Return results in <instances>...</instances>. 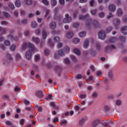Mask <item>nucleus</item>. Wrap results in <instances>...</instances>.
I'll list each match as a JSON object with an SVG mask.
<instances>
[{
	"label": "nucleus",
	"instance_id": "obj_12",
	"mask_svg": "<svg viewBox=\"0 0 127 127\" xmlns=\"http://www.w3.org/2000/svg\"><path fill=\"white\" fill-rule=\"evenodd\" d=\"M31 39L32 41H33V42H34L35 44H39V43H40V39H39V38L37 37H33Z\"/></svg>",
	"mask_w": 127,
	"mask_h": 127
},
{
	"label": "nucleus",
	"instance_id": "obj_3",
	"mask_svg": "<svg viewBox=\"0 0 127 127\" xmlns=\"http://www.w3.org/2000/svg\"><path fill=\"white\" fill-rule=\"evenodd\" d=\"M113 25L114 26L116 27H118V26H120L121 25V20L119 18H115L113 22Z\"/></svg>",
	"mask_w": 127,
	"mask_h": 127
},
{
	"label": "nucleus",
	"instance_id": "obj_20",
	"mask_svg": "<svg viewBox=\"0 0 127 127\" xmlns=\"http://www.w3.org/2000/svg\"><path fill=\"white\" fill-rule=\"evenodd\" d=\"M73 53L74 54H76V55H77V56H79L81 55V52H80V50L77 48H75L73 50Z\"/></svg>",
	"mask_w": 127,
	"mask_h": 127
},
{
	"label": "nucleus",
	"instance_id": "obj_7",
	"mask_svg": "<svg viewBox=\"0 0 127 127\" xmlns=\"http://www.w3.org/2000/svg\"><path fill=\"white\" fill-rule=\"evenodd\" d=\"M100 124H101V125L102 124H103V122H102L101 120L96 119L93 124V127H99V125H100Z\"/></svg>",
	"mask_w": 127,
	"mask_h": 127
},
{
	"label": "nucleus",
	"instance_id": "obj_21",
	"mask_svg": "<svg viewBox=\"0 0 127 127\" xmlns=\"http://www.w3.org/2000/svg\"><path fill=\"white\" fill-rule=\"evenodd\" d=\"M109 10H110V11H115L116 10V6H115V5H110L109 6Z\"/></svg>",
	"mask_w": 127,
	"mask_h": 127
},
{
	"label": "nucleus",
	"instance_id": "obj_47",
	"mask_svg": "<svg viewBox=\"0 0 127 127\" xmlns=\"http://www.w3.org/2000/svg\"><path fill=\"white\" fill-rule=\"evenodd\" d=\"M70 58L71 60H73V61H74V62H77V61H78V59H77V58H76L74 56H71Z\"/></svg>",
	"mask_w": 127,
	"mask_h": 127
},
{
	"label": "nucleus",
	"instance_id": "obj_6",
	"mask_svg": "<svg viewBox=\"0 0 127 127\" xmlns=\"http://www.w3.org/2000/svg\"><path fill=\"white\" fill-rule=\"evenodd\" d=\"M98 36L100 39H101L102 40H104L105 38H106V34L105 33V31H101L98 33Z\"/></svg>",
	"mask_w": 127,
	"mask_h": 127
},
{
	"label": "nucleus",
	"instance_id": "obj_56",
	"mask_svg": "<svg viewBox=\"0 0 127 127\" xmlns=\"http://www.w3.org/2000/svg\"><path fill=\"white\" fill-rule=\"evenodd\" d=\"M64 63L65 64H69L70 63V59L69 58L64 59Z\"/></svg>",
	"mask_w": 127,
	"mask_h": 127
},
{
	"label": "nucleus",
	"instance_id": "obj_31",
	"mask_svg": "<svg viewBox=\"0 0 127 127\" xmlns=\"http://www.w3.org/2000/svg\"><path fill=\"white\" fill-rule=\"evenodd\" d=\"M117 14H118L119 16H122L123 15V10L122 9H118L117 10Z\"/></svg>",
	"mask_w": 127,
	"mask_h": 127
},
{
	"label": "nucleus",
	"instance_id": "obj_22",
	"mask_svg": "<svg viewBox=\"0 0 127 127\" xmlns=\"http://www.w3.org/2000/svg\"><path fill=\"white\" fill-rule=\"evenodd\" d=\"M63 51L64 52H65V53H69V52H70V47H69L68 46H65L64 48Z\"/></svg>",
	"mask_w": 127,
	"mask_h": 127
},
{
	"label": "nucleus",
	"instance_id": "obj_11",
	"mask_svg": "<svg viewBox=\"0 0 127 127\" xmlns=\"http://www.w3.org/2000/svg\"><path fill=\"white\" fill-rule=\"evenodd\" d=\"M121 32L125 35L127 34V26H124L121 28Z\"/></svg>",
	"mask_w": 127,
	"mask_h": 127
},
{
	"label": "nucleus",
	"instance_id": "obj_37",
	"mask_svg": "<svg viewBox=\"0 0 127 127\" xmlns=\"http://www.w3.org/2000/svg\"><path fill=\"white\" fill-rule=\"evenodd\" d=\"M16 49V46L15 45H12L10 47V50L11 51H14Z\"/></svg>",
	"mask_w": 127,
	"mask_h": 127
},
{
	"label": "nucleus",
	"instance_id": "obj_2",
	"mask_svg": "<svg viewBox=\"0 0 127 127\" xmlns=\"http://www.w3.org/2000/svg\"><path fill=\"white\" fill-rule=\"evenodd\" d=\"M58 11H59V8L56 7L54 9V19H60L61 16H60V14L58 13Z\"/></svg>",
	"mask_w": 127,
	"mask_h": 127
},
{
	"label": "nucleus",
	"instance_id": "obj_41",
	"mask_svg": "<svg viewBox=\"0 0 127 127\" xmlns=\"http://www.w3.org/2000/svg\"><path fill=\"white\" fill-rule=\"evenodd\" d=\"M8 6H9V7H10V8H11V10H13V9H14V5H13V4L11 3H8Z\"/></svg>",
	"mask_w": 127,
	"mask_h": 127
},
{
	"label": "nucleus",
	"instance_id": "obj_24",
	"mask_svg": "<svg viewBox=\"0 0 127 127\" xmlns=\"http://www.w3.org/2000/svg\"><path fill=\"white\" fill-rule=\"evenodd\" d=\"M15 5L16 6V7H20V5H21V2H20V0H16L15 1Z\"/></svg>",
	"mask_w": 127,
	"mask_h": 127
},
{
	"label": "nucleus",
	"instance_id": "obj_17",
	"mask_svg": "<svg viewBox=\"0 0 127 127\" xmlns=\"http://www.w3.org/2000/svg\"><path fill=\"white\" fill-rule=\"evenodd\" d=\"M89 17V15L86 14L85 16H83L82 15H80L78 17V18L80 20H82L84 19H87Z\"/></svg>",
	"mask_w": 127,
	"mask_h": 127
},
{
	"label": "nucleus",
	"instance_id": "obj_19",
	"mask_svg": "<svg viewBox=\"0 0 127 127\" xmlns=\"http://www.w3.org/2000/svg\"><path fill=\"white\" fill-rule=\"evenodd\" d=\"M89 47V40L86 39L84 41V43L83 45V48H85V49H87Z\"/></svg>",
	"mask_w": 127,
	"mask_h": 127
},
{
	"label": "nucleus",
	"instance_id": "obj_30",
	"mask_svg": "<svg viewBox=\"0 0 127 127\" xmlns=\"http://www.w3.org/2000/svg\"><path fill=\"white\" fill-rule=\"evenodd\" d=\"M42 37L44 39H46V38L47 37V33L45 30H43Z\"/></svg>",
	"mask_w": 127,
	"mask_h": 127
},
{
	"label": "nucleus",
	"instance_id": "obj_35",
	"mask_svg": "<svg viewBox=\"0 0 127 127\" xmlns=\"http://www.w3.org/2000/svg\"><path fill=\"white\" fill-rule=\"evenodd\" d=\"M4 44L5 46H10V42L8 40H6L4 42Z\"/></svg>",
	"mask_w": 127,
	"mask_h": 127
},
{
	"label": "nucleus",
	"instance_id": "obj_23",
	"mask_svg": "<svg viewBox=\"0 0 127 127\" xmlns=\"http://www.w3.org/2000/svg\"><path fill=\"white\" fill-rule=\"evenodd\" d=\"M93 26L94 28H98L100 26V23H99L98 21H95L93 23Z\"/></svg>",
	"mask_w": 127,
	"mask_h": 127
},
{
	"label": "nucleus",
	"instance_id": "obj_25",
	"mask_svg": "<svg viewBox=\"0 0 127 127\" xmlns=\"http://www.w3.org/2000/svg\"><path fill=\"white\" fill-rule=\"evenodd\" d=\"M37 22L35 21H32L31 22V26L32 28H36V27H37Z\"/></svg>",
	"mask_w": 127,
	"mask_h": 127
},
{
	"label": "nucleus",
	"instance_id": "obj_48",
	"mask_svg": "<svg viewBox=\"0 0 127 127\" xmlns=\"http://www.w3.org/2000/svg\"><path fill=\"white\" fill-rule=\"evenodd\" d=\"M112 30H113V28L112 27H109L106 29V32L107 33H110Z\"/></svg>",
	"mask_w": 127,
	"mask_h": 127
},
{
	"label": "nucleus",
	"instance_id": "obj_14",
	"mask_svg": "<svg viewBox=\"0 0 127 127\" xmlns=\"http://www.w3.org/2000/svg\"><path fill=\"white\" fill-rule=\"evenodd\" d=\"M20 24H22L23 25H27V24H28V19H23L20 22Z\"/></svg>",
	"mask_w": 127,
	"mask_h": 127
},
{
	"label": "nucleus",
	"instance_id": "obj_60",
	"mask_svg": "<svg viewBox=\"0 0 127 127\" xmlns=\"http://www.w3.org/2000/svg\"><path fill=\"white\" fill-rule=\"evenodd\" d=\"M5 31H6L5 29L2 28L1 27H0V32H2V33H5Z\"/></svg>",
	"mask_w": 127,
	"mask_h": 127
},
{
	"label": "nucleus",
	"instance_id": "obj_4",
	"mask_svg": "<svg viewBox=\"0 0 127 127\" xmlns=\"http://www.w3.org/2000/svg\"><path fill=\"white\" fill-rule=\"evenodd\" d=\"M72 21V19L69 16V15L65 14V18L63 20L64 23H68V22H71Z\"/></svg>",
	"mask_w": 127,
	"mask_h": 127
},
{
	"label": "nucleus",
	"instance_id": "obj_45",
	"mask_svg": "<svg viewBox=\"0 0 127 127\" xmlns=\"http://www.w3.org/2000/svg\"><path fill=\"white\" fill-rule=\"evenodd\" d=\"M97 9L92 10L90 12L92 15H96L97 14Z\"/></svg>",
	"mask_w": 127,
	"mask_h": 127
},
{
	"label": "nucleus",
	"instance_id": "obj_5",
	"mask_svg": "<svg viewBox=\"0 0 127 127\" xmlns=\"http://www.w3.org/2000/svg\"><path fill=\"white\" fill-rule=\"evenodd\" d=\"M7 38L11 40V41H18V37L13 36L11 34H9L7 36Z\"/></svg>",
	"mask_w": 127,
	"mask_h": 127
},
{
	"label": "nucleus",
	"instance_id": "obj_58",
	"mask_svg": "<svg viewBox=\"0 0 127 127\" xmlns=\"http://www.w3.org/2000/svg\"><path fill=\"white\" fill-rule=\"evenodd\" d=\"M79 23L76 22L73 23V26L74 28H77V27H79Z\"/></svg>",
	"mask_w": 127,
	"mask_h": 127
},
{
	"label": "nucleus",
	"instance_id": "obj_13",
	"mask_svg": "<svg viewBox=\"0 0 127 127\" xmlns=\"http://www.w3.org/2000/svg\"><path fill=\"white\" fill-rule=\"evenodd\" d=\"M49 27L50 29L54 30L56 28V23L55 22H52L49 24Z\"/></svg>",
	"mask_w": 127,
	"mask_h": 127
},
{
	"label": "nucleus",
	"instance_id": "obj_64",
	"mask_svg": "<svg viewBox=\"0 0 127 127\" xmlns=\"http://www.w3.org/2000/svg\"><path fill=\"white\" fill-rule=\"evenodd\" d=\"M104 110L105 111H109L110 110V107L105 106L104 107Z\"/></svg>",
	"mask_w": 127,
	"mask_h": 127
},
{
	"label": "nucleus",
	"instance_id": "obj_62",
	"mask_svg": "<svg viewBox=\"0 0 127 127\" xmlns=\"http://www.w3.org/2000/svg\"><path fill=\"white\" fill-rule=\"evenodd\" d=\"M33 16H34V14H33L32 13H30L28 15L29 18H32V17H33Z\"/></svg>",
	"mask_w": 127,
	"mask_h": 127
},
{
	"label": "nucleus",
	"instance_id": "obj_51",
	"mask_svg": "<svg viewBox=\"0 0 127 127\" xmlns=\"http://www.w3.org/2000/svg\"><path fill=\"white\" fill-rule=\"evenodd\" d=\"M8 22L6 21H2L1 22V25H8Z\"/></svg>",
	"mask_w": 127,
	"mask_h": 127
},
{
	"label": "nucleus",
	"instance_id": "obj_50",
	"mask_svg": "<svg viewBox=\"0 0 127 127\" xmlns=\"http://www.w3.org/2000/svg\"><path fill=\"white\" fill-rule=\"evenodd\" d=\"M35 33L36 35H40V29H37L35 31Z\"/></svg>",
	"mask_w": 127,
	"mask_h": 127
},
{
	"label": "nucleus",
	"instance_id": "obj_36",
	"mask_svg": "<svg viewBox=\"0 0 127 127\" xmlns=\"http://www.w3.org/2000/svg\"><path fill=\"white\" fill-rule=\"evenodd\" d=\"M6 58L7 60H9V61H11L13 59V58H12V56L10 54H8L6 55Z\"/></svg>",
	"mask_w": 127,
	"mask_h": 127
},
{
	"label": "nucleus",
	"instance_id": "obj_49",
	"mask_svg": "<svg viewBox=\"0 0 127 127\" xmlns=\"http://www.w3.org/2000/svg\"><path fill=\"white\" fill-rule=\"evenodd\" d=\"M99 17L100 18H103V17H105V13L101 12L99 13Z\"/></svg>",
	"mask_w": 127,
	"mask_h": 127
},
{
	"label": "nucleus",
	"instance_id": "obj_54",
	"mask_svg": "<svg viewBox=\"0 0 127 127\" xmlns=\"http://www.w3.org/2000/svg\"><path fill=\"white\" fill-rule=\"evenodd\" d=\"M48 42H49V45H50V46H51L52 47H53L54 45V43H52V40L50 39H49Z\"/></svg>",
	"mask_w": 127,
	"mask_h": 127
},
{
	"label": "nucleus",
	"instance_id": "obj_53",
	"mask_svg": "<svg viewBox=\"0 0 127 127\" xmlns=\"http://www.w3.org/2000/svg\"><path fill=\"white\" fill-rule=\"evenodd\" d=\"M59 55H60V56H64V55H65V53L63 52V51L60 50L59 51Z\"/></svg>",
	"mask_w": 127,
	"mask_h": 127
},
{
	"label": "nucleus",
	"instance_id": "obj_1",
	"mask_svg": "<svg viewBox=\"0 0 127 127\" xmlns=\"http://www.w3.org/2000/svg\"><path fill=\"white\" fill-rule=\"evenodd\" d=\"M27 47L31 49L32 52H38V49H36L34 45L31 43L24 42L22 45L21 50L24 51Z\"/></svg>",
	"mask_w": 127,
	"mask_h": 127
},
{
	"label": "nucleus",
	"instance_id": "obj_39",
	"mask_svg": "<svg viewBox=\"0 0 127 127\" xmlns=\"http://www.w3.org/2000/svg\"><path fill=\"white\" fill-rule=\"evenodd\" d=\"M35 61L37 62H38V61L40 60V55H39V54L36 55L35 56Z\"/></svg>",
	"mask_w": 127,
	"mask_h": 127
},
{
	"label": "nucleus",
	"instance_id": "obj_52",
	"mask_svg": "<svg viewBox=\"0 0 127 127\" xmlns=\"http://www.w3.org/2000/svg\"><path fill=\"white\" fill-rule=\"evenodd\" d=\"M49 12H50V11L47 9L45 10V17H47L48 16V15L49 14Z\"/></svg>",
	"mask_w": 127,
	"mask_h": 127
},
{
	"label": "nucleus",
	"instance_id": "obj_29",
	"mask_svg": "<svg viewBox=\"0 0 127 127\" xmlns=\"http://www.w3.org/2000/svg\"><path fill=\"white\" fill-rule=\"evenodd\" d=\"M51 4L52 6H55L57 5V0H51Z\"/></svg>",
	"mask_w": 127,
	"mask_h": 127
},
{
	"label": "nucleus",
	"instance_id": "obj_27",
	"mask_svg": "<svg viewBox=\"0 0 127 127\" xmlns=\"http://www.w3.org/2000/svg\"><path fill=\"white\" fill-rule=\"evenodd\" d=\"M3 15L6 18H10L11 16H10V14L6 12H3Z\"/></svg>",
	"mask_w": 127,
	"mask_h": 127
},
{
	"label": "nucleus",
	"instance_id": "obj_15",
	"mask_svg": "<svg viewBox=\"0 0 127 127\" xmlns=\"http://www.w3.org/2000/svg\"><path fill=\"white\" fill-rule=\"evenodd\" d=\"M115 48H116V47H115V46L114 45L107 46L105 49V51H106V52H109V51H110L111 50H112V49H115Z\"/></svg>",
	"mask_w": 127,
	"mask_h": 127
},
{
	"label": "nucleus",
	"instance_id": "obj_40",
	"mask_svg": "<svg viewBox=\"0 0 127 127\" xmlns=\"http://www.w3.org/2000/svg\"><path fill=\"white\" fill-rule=\"evenodd\" d=\"M54 42H59L60 41V37L58 36L55 37L54 38Z\"/></svg>",
	"mask_w": 127,
	"mask_h": 127
},
{
	"label": "nucleus",
	"instance_id": "obj_26",
	"mask_svg": "<svg viewBox=\"0 0 127 127\" xmlns=\"http://www.w3.org/2000/svg\"><path fill=\"white\" fill-rule=\"evenodd\" d=\"M24 1L27 5H31L32 4V0H24Z\"/></svg>",
	"mask_w": 127,
	"mask_h": 127
},
{
	"label": "nucleus",
	"instance_id": "obj_32",
	"mask_svg": "<svg viewBox=\"0 0 127 127\" xmlns=\"http://www.w3.org/2000/svg\"><path fill=\"white\" fill-rule=\"evenodd\" d=\"M72 42L74 44H78V43H79V42H80V39H79L78 38H74L72 40Z\"/></svg>",
	"mask_w": 127,
	"mask_h": 127
},
{
	"label": "nucleus",
	"instance_id": "obj_55",
	"mask_svg": "<svg viewBox=\"0 0 127 127\" xmlns=\"http://www.w3.org/2000/svg\"><path fill=\"white\" fill-rule=\"evenodd\" d=\"M63 47V44L62 43H59L57 45V48L59 49L62 48Z\"/></svg>",
	"mask_w": 127,
	"mask_h": 127
},
{
	"label": "nucleus",
	"instance_id": "obj_43",
	"mask_svg": "<svg viewBox=\"0 0 127 127\" xmlns=\"http://www.w3.org/2000/svg\"><path fill=\"white\" fill-rule=\"evenodd\" d=\"M44 54L46 56H49L50 54V51H49L48 49H45L44 51Z\"/></svg>",
	"mask_w": 127,
	"mask_h": 127
},
{
	"label": "nucleus",
	"instance_id": "obj_44",
	"mask_svg": "<svg viewBox=\"0 0 127 127\" xmlns=\"http://www.w3.org/2000/svg\"><path fill=\"white\" fill-rule=\"evenodd\" d=\"M42 2L45 5H48L49 4V1L47 0H42Z\"/></svg>",
	"mask_w": 127,
	"mask_h": 127
},
{
	"label": "nucleus",
	"instance_id": "obj_18",
	"mask_svg": "<svg viewBox=\"0 0 127 127\" xmlns=\"http://www.w3.org/2000/svg\"><path fill=\"white\" fill-rule=\"evenodd\" d=\"M92 23H93V20L92 19H89L86 21V25L87 27H90L92 25Z\"/></svg>",
	"mask_w": 127,
	"mask_h": 127
},
{
	"label": "nucleus",
	"instance_id": "obj_16",
	"mask_svg": "<svg viewBox=\"0 0 127 127\" xmlns=\"http://www.w3.org/2000/svg\"><path fill=\"white\" fill-rule=\"evenodd\" d=\"M36 96L38 97V98H42L43 97V93L41 91H38L36 93Z\"/></svg>",
	"mask_w": 127,
	"mask_h": 127
},
{
	"label": "nucleus",
	"instance_id": "obj_38",
	"mask_svg": "<svg viewBox=\"0 0 127 127\" xmlns=\"http://www.w3.org/2000/svg\"><path fill=\"white\" fill-rule=\"evenodd\" d=\"M86 32H81L79 34L80 37H85L86 36Z\"/></svg>",
	"mask_w": 127,
	"mask_h": 127
},
{
	"label": "nucleus",
	"instance_id": "obj_33",
	"mask_svg": "<svg viewBox=\"0 0 127 127\" xmlns=\"http://www.w3.org/2000/svg\"><path fill=\"white\" fill-rule=\"evenodd\" d=\"M15 59L17 61H19L21 59V56L19 54H17L15 55Z\"/></svg>",
	"mask_w": 127,
	"mask_h": 127
},
{
	"label": "nucleus",
	"instance_id": "obj_59",
	"mask_svg": "<svg viewBox=\"0 0 127 127\" xmlns=\"http://www.w3.org/2000/svg\"><path fill=\"white\" fill-rule=\"evenodd\" d=\"M5 124L7 125V126H12V123L9 121H6Z\"/></svg>",
	"mask_w": 127,
	"mask_h": 127
},
{
	"label": "nucleus",
	"instance_id": "obj_34",
	"mask_svg": "<svg viewBox=\"0 0 127 127\" xmlns=\"http://www.w3.org/2000/svg\"><path fill=\"white\" fill-rule=\"evenodd\" d=\"M108 75H109V79H110V80H113V79H114V74H113V72H109L108 73Z\"/></svg>",
	"mask_w": 127,
	"mask_h": 127
},
{
	"label": "nucleus",
	"instance_id": "obj_9",
	"mask_svg": "<svg viewBox=\"0 0 127 127\" xmlns=\"http://www.w3.org/2000/svg\"><path fill=\"white\" fill-rule=\"evenodd\" d=\"M31 51H28L26 52L25 53V57H26V59L27 60H29L31 59Z\"/></svg>",
	"mask_w": 127,
	"mask_h": 127
},
{
	"label": "nucleus",
	"instance_id": "obj_10",
	"mask_svg": "<svg viewBox=\"0 0 127 127\" xmlns=\"http://www.w3.org/2000/svg\"><path fill=\"white\" fill-rule=\"evenodd\" d=\"M65 36L66 38H72L74 36V33L72 31H68L66 33Z\"/></svg>",
	"mask_w": 127,
	"mask_h": 127
},
{
	"label": "nucleus",
	"instance_id": "obj_57",
	"mask_svg": "<svg viewBox=\"0 0 127 127\" xmlns=\"http://www.w3.org/2000/svg\"><path fill=\"white\" fill-rule=\"evenodd\" d=\"M0 48L1 50H5V46L2 44H0Z\"/></svg>",
	"mask_w": 127,
	"mask_h": 127
},
{
	"label": "nucleus",
	"instance_id": "obj_61",
	"mask_svg": "<svg viewBox=\"0 0 127 127\" xmlns=\"http://www.w3.org/2000/svg\"><path fill=\"white\" fill-rule=\"evenodd\" d=\"M59 2L61 5H64L65 4V0H59Z\"/></svg>",
	"mask_w": 127,
	"mask_h": 127
},
{
	"label": "nucleus",
	"instance_id": "obj_46",
	"mask_svg": "<svg viewBox=\"0 0 127 127\" xmlns=\"http://www.w3.org/2000/svg\"><path fill=\"white\" fill-rule=\"evenodd\" d=\"M96 47L97 51H100V50H101V45H100L99 43L96 44Z\"/></svg>",
	"mask_w": 127,
	"mask_h": 127
},
{
	"label": "nucleus",
	"instance_id": "obj_63",
	"mask_svg": "<svg viewBox=\"0 0 127 127\" xmlns=\"http://www.w3.org/2000/svg\"><path fill=\"white\" fill-rule=\"evenodd\" d=\"M20 14H21V15H25L26 14V11L24 10H21Z\"/></svg>",
	"mask_w": 127,
	"mask_h": 127
},
{
	"label": "nucleus",
	"instance_id": "obj_8",
	"mask_svg": "<svg viewBox=\"0 0 127 127\" xmlns=\"http://www.w3.org/2000/svg\"><path fill=\"white\" fill-rule=\"evenodd\" d=\"M117 40L118 39L116 37H112L107 41V43H115Z\"/></svg>",
	"mask_w": 127,
	"mask_h": 127
},
{
	"label": "nucleus",
	"instance_id": "obj_28",
	"mask_svg": "<svg viewBox=\"0 0 127 127\" xmlns=\"http://www.w3.org/2000/svg\"><path fill=\"white\" fill-rule=\"evenodd\" d=\"M122 100L118 99V100H117L116 101V106H117V107H120L122 106Z\"/></svg>",
	"mask_w": 127,
	"mask_h": 127
},
{
	"label": "nucleus",
	"instance_id": "obj_42",
	"mask_svg": "<svg viewBox=\"0 0 127 127\" xmlns=\"http://www.w3.org/2000/svg\"><path fill=\"white\" fill-rule=\"evenodd\" d=\"M85 122V119L84 118L81 119L79 121V126L82 127Z\"/></svg>",
	"mask_w": 127,
	"mask_h": 127
}]
</instances>
